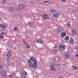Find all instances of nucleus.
<instances>
[{"label":"nucleus","mask_w":78,"mask_h":78,"mask_svg":"<svg viewBox=\"0 0 78 78\" xmlns=\"http://www.w3.org/2000/svg\"><path fill=\"white\" fill-rule=\"evenodd\" d=\"M30 59L32 61L34 62V64H33L30 60H28V62L29 66L30 67H31V68H33L34 69H36L38 66L37 60L34 57H30Z\"/></svg>","instance_id":"1"},{"label":"nucleus","mask_w":78,"mask_h":78,"mask_svg":"<svg viewBox=\"0 0 78 78\" xmlns=\"http://www.w3.org/2000/svg\"><path fill=\"white\" fill-rule=\"evenodd\" d=\"M50 65L51 67H53L54 68H56L60 66V64H56L53 62H51V63Z\"/></svg>","instance_id":"2"},{"label":"nucleus","mask_w":78,"mask_h":78,"mask_svg":"<svg viewBox=\"0 0 78 78\" xmlns=\"http://www.w3.org/2000/svg\"><path fill=\"white\" fill-rule=\"evenodd\" d=\"M59 48L61 50H64L66 49V47L64 46V45L62 44L60 45L59 46Z\"/></svg>","instance_id":"3"},{"label":"nucleus","mask_w":78,"mask_h":78,"mask_svg":"<svg viewBox=\"0 0 78 78\" xmlns=\"http://www.w3.org/2000/svg\"><path fill=\"white\" fill-rule=\"evenodd\" d=\"M1 73L2 75L4 77L6 76V72L5 71L2 70L1 71Z\"/></svg>","instance_id":"4"},{"label":"nucleus","mask_w":78,"mask_h":78,"mask_svg":"<svg viewBox=\"0 0 78 78\" xmlns=\"http://www.w3.org/2000/svg\"><path fill=\"white\" fill-rule=\"evenodd\" d=\"M57 31L58 33H61V31H62V27H59L57 29Z\"/></svg>","instance_id":"5"},{"label":"nucleus","mask_w":78,"mask_h":78,"mask_svg":"<svg viewBox=\"0 0 78 78\" xmlns=\"http://www.w3.org/2000/svg\"><path fill=\"white\" fill-rule=\"evenodd\" d=\"M18 7L20 9H24L25 8V5L22 4H20L19 5Z\"/></svg>","instance_id":"6"},{"label":"nucleus","mask_w":78,"mask_h":78,"mask_svg":"<svg viewBox=\"0 0 78 78\" xmlns=\"http://www.w3.org/2000/svg\"><path fill=\"white\" fill-rule=\"evenodd\" d=\"M21 75L23 76H27V73L24 71H23L21 73Z\"/></svg>","instance_id":"7"},{"label":"nucleus","mask_w":78,"mask_h":78,"mask_svg":"<svg viewBox=\"0 0 78 78\" xmlns=\"http://www.w3.org/2000/svg\"><path fill=\"white\" fill-rule=\"evenodd\" d=\"M36 42L37 43H40V44H42L44 42L43 40L40 39H37L36 41Z\"/></svg>","instance_id":"8"},{"label":"nucleus","mask_w":78,"mask_h":78,"mask_svg":"<svg viewBox=\"0 0 78 78\" xmlns=\"http://www.w3.org/2000/svg\"><path fill=\"white\" fill-rule=\"evenodd\" d=\"M43 18L44 19H48V16L47 15H44L42 16Z\"/></svg>","instance_id":"9"},{"label":"nucleus","mask_w":78,"mask_h":78,"mask_svg":"<svg viewBox=\"0 0 78 78\" xmlns=\"http://www.w3.org/2000/svg\"><path fill=\"white\" fill-rule=\"evenodd\" d=\"M71 32L72 33V34L73 35H76V30L74 29H72L71 30Z\"/></svg>","instance_id":"10"},{"label":"nucleus","mask_w":78,"mask_h":78,"mask_svg":"<svg viewBox=\"0 0 78 78\" xmlns=\"http://www.w3.org/2000/svg\"><path fill=\"white\" fill-rule=\"evenodd\" d=\"M64 56L66 58H69L70 56V54L69 53H66L64 55Z\"/></svg>","instance_id":"11"},{"label":"nucleus","mask_w":78,"mask_h":78,"mask_svg":"<svg viewBox=\"0 0 78 78\" xmlns=\"http://www.w3.org/2000/svg\"><path fill=\"white\" fill-rule=\"evenodd\" d=\"M8 9L9 11H10V12H13L14 11V8L12 7H9Z\"/></svg>","instance_id":"12"},{"label":"nucleus","mask_w":78,"mask_h":78,"mask_svg":"<svg viewBox=\"0 0 78 78\" xmlns=\"http://www.w3.org/2000/svg\"><path fill=\"white\" fill-rule=\"evenodd\" d=\"M53 16L55 17H58L59 16V14L58 13H56L53 14Z\"/></svg>","instance_id":"13"},{"label":"nucleus","mask_w":78,"mask_h":78,"mask_svg":"<svg viewBox=\"0 0 78 78\" xmlns=\"http://www.w3.org/2000/svg\"><path fill=\"white\" fill-rule=\"evenodd\" d=\"M11 54H12V53L11 51H8L7 54V56L11 57Z\"/></svg>","instance_id":"14"},{"label":"nucleus","mask_w":78,"mask_h":78,"mask_svg":"<svg viewBox=\"0 0 78 78\" xmlns=\"http://www.w3.org/2000/svg\"><path fill=\"white\" fill-rule=\"evenodd\" d=\"M0 27L1 28H6V25L4 24H1L0 25Z\"/></svg>","instance_id":"15"},{"label":"nucleus","mask_w":78,"mask_h":78,"mask_svg":"<svg viewBox=\"0 0 78 78\" xmlns=\"http://www.w3.org/2000/svg\"><path fill=\"white\" fill-rule=\"evenodd\" d=\"M66 35V33L65 32H63L62 33L61 36L62 37H64V36H65Z\"/></svg>","instance_id":"16"},{"label":"nucleus","mask_w":78,"mask_h":78,"mask_svg":"<svg viewBox=\"0 0 78 78\" xmlns=\"http://www.w3.org/2000/svg\"><path fill=\"white\" fill-rule=\"evenodd\" d=\"M65 41H69V36H66L65 37Z\"/></svg>","instance_id":"17"},{"label":"nucleus","mask_w":78,"mask_h":78,"mask_svg":"<svg viewBox=\"0 0 78 78\" xmlns=\"http://www.w3.org/2000/svg\"><path fill=\"white\" fill-rule=\"evenodd\" d=\"M72 67L74 70H76L78 69V67L76 66H72Z\"/></svg>","instance_id":"18"},{"label":"nucleus","mask_w":78,"mask_h":78,"mask_svg":"<svg viewBox=\"0 0 78 78\" xmlns=\"http://www.w3.org/2000/svg\"><path fill=\"white\" fill-rule=\"evenodd\" d=\"M51 12H52V13H53L54 12H56V11L55 10V9H51Z\"/></svg>","instance_id":"19"},{"label":"nucleus","mask_w":78,"mask_h":78,"mask_svg":"<svg viewBox=\"0 0 78 78\" xmlns=\"http://www.w3.org/2000/svg\"><path fill=\"white\" fill-rule=\"evenodd\" d=\"M69 42L71 44H72L73 42V39L71 38L70 40L69 41Z\"/></svg>","instance_id":"20"},{"label":"nucleus","mask_w":78,"mask_h":78,"mask_svg":"<svg viewBox=\"0 0 78 78\" xmlns=\"http://www.w3.org/2000/svg\"><path fill=\"white\" fill-rule=\"evenodd\" d=\"M10 58H11V57L7 56V58H6V60H7V61H9V59H10Z\"/></svg>","instance_id":"21"},{"label":"nucleus","mask_w":78,"mask_h":78,"mask_svg":"<svg viewBox=\"0 0 78 78\" xmlns=\"http://www.w3.org/2000/svg\"><path fill=\"white\" fill-rule=\"evenodd\" d=\"M51 70H52V71H55V70H56V69L51 68Z\"/></svg>","instance_id":"22"},{"label":"nucleus","mask_w":78,"mask_h":78,"mask_svg":"<svg viewBox=\"0 0 78 78\" xmlns=\"http://www.w3.org/2000/svg\"><path fill=\"white\" fill-rule=\"evenodd\" d=\"M56 59H57V58H56V57H55V58H54L53 61H54V62H55L56 61Z\"/></svg>","instance_id":"23"},{"label":"nucleus","mask_w":78,"mask_h":78,"mask_svg":"<svg viewBox=\"0 0 78 78\" xmlns=\"http://www.w3.org/2000/svg\"><path fill=\"white\" fill-rule=\"evenodd\" d=\"M26 45L27 48H30V46L27 44H26Z\"/></svg>","instance_id":"24"},{"label":"nucleus","mask_w":78,"mask_h":78,"mask_svg":"<svg viewBox=\"0 0 78 78\" xmlns=\"http://www.w3.org/2000/svg\"><path fill=\"white\" fill-rule=\"evenodd\" d=\"M3 38H4V37L3 36H2L0 35V38L1 39Z\"/></svg>","instance_id":"25"},{"label":"nucleus","mask_w":78,"mask_h":78,"mask_svg":"<svg viewBox=\"0 0 78 78\" xmlns=\"http://www.w3.org/2000/svg\"><path fill=\"white\" fill-rule=\"evenodd\" d=\"M6 2V0H3L2 1V2L3 3H5Z\"/></svg>","instance_id":"26"},{"label":"nucleus","mask_w":78,"mask_h":78,"mask_svg":"<svg viewBox=\"0 0 78 78\" xmlns=\"http://www.w3.org/2000/svg\"><path fill=\"white\" fill-rule=\"evenodd\" d=\"M3 66L2 65H0V69H3Z\"/></svg>","instance_id":"27"},{"label":"nucleus","mask_w":78,"mask_h":78,"mask_svg":"<svg viewBox=\"0 0 78 78\" xmlns=\"http://www.w3.org/2000/svg\"><path fill=\"white\" fill-rule=\"evenodd\" d=\"M28 24H29V25H32V22H28Z\"/></svg>","instance_id":"28"},{"label":"nucleus","mask_w":78,"mask_h":78,"mask_svg":"<svg viewBox=\"0 0 78 78\" xmlns=\"http://www.w3.org/2000/svg\"><path fill=\"white\" fill-rule=\"evenodd\" d=\"M14 31H17V28H14Z\"/></svg>","instance_id":"29"},{"label":"nucleus","mask_w":78,"mask_h":78,"mask_svg":"<svg viewBox=\"0 0 78 78\" xmlns=\"http://www.w3.org/2000/svg\"><path fill=\"white\" fill-rule=\"evenodd\" d=\"M54 53H57V50H54Z\"/></svg>","instance_id":"30"},{"label":"nucleus","mask_w":78,"mask_h":78,"mask_svg":"<svg viewBox=\"0 0 78 78\" xmlns=\"http://www.w3.org/2000/svg\"><path fill=\"white\" fill-rule=\"evenodd\" d=\"M67 25L68 27H70V24L67 23Z\"/></svg>","instance_id":"31"},{"label":"nucleus","mask_w":78,"mask_h":78,"mask_svg":"<svg viewBox=\"0 0 78 78\" xmlns=\"http://www.w3.org/2000/svg\"><path fill=\"white\" fill-rule=\"evenodd\" d=\"M23 42L24 43V44H27V43H26V42L24 40H23Z\"/></svg>","instance_id":"32"},{"label":"nucleus","mask_w":78,"mask_h":78,"mask_svg":"<svg viewBox=\"0 0 78 78\" xmlns=\"http://www.w3.org/2000/svg\"><path fill=\"white\" fill-rule=\"evenodd\" d=\"M9 78H12V76L11 75H9Z\"/></svg>","instance_id":"33"},{"label":"nucleus","mask_w":78,"mask_h":78,"mask_svg":"<svg viewBox=\"0 0 78 78\" xmlns=\"http://www.w3.org/2000/svg\"><path fill=\"white\" fill-rule=\"evenodd\" d=\"M1 34L2 35H4V34H5V33H1Z\"/></svg>","instance_id":"34"},{"label":"nucleus","mask_w":78,"mask_h":78,"mask_svg":"<svg viewBox=\"0 0 78 78\" xmlns=\"http://www.w3.org/2000/svg\"><path fill=\"white\" fill-rule=\"evenodd\" d=\"M12 75H13V76H14V75H16V73L14 74V73H12Z\"/></svg>","instance_id":"35"},{"label":"nucleus","mask_w":78,"mask_h":78,"mask_svg":"<svg viewBox=\"0 0 78 78\" xmlns=\"http://www.w3.org/2000/svg\"><path fill=\"white\" fill-rule=\"evenodd\" d=\"M62 2H65L66 0H61Z\"/></svg>","instance_id":"36"},{"label":"nucleus","mask_w":78,"mask_h":78,"mask_svg":"<svg viewBox=\"0 0 78 78\" xmlns=\"http://www.w3.org/2000/svg\"><path fill=\"white\" fill-rule=\"evenodd\" d=\"M56 58H57V59H60V58H57V57H56Z\"/></svg>","instance_id":"37"},{"label":"nucleus","mask_w":78,"mask_h":78,"mask_svg":"<svg viewBox=\"0 0 78 78\" xmlns=\"http://www.w3.org/2000/svg\"><path fill=\"white\" fill-rule=\"evenodd\" d=\"M7 64L8 65V66H9V63H7Z\"/></svg>","instance_id":"38"},{"label":"nucleus","mask_w":78,"mask_h":78,"mask_svg":"<svg viewBox=\"0 0 78 78\" xmlns=\"http://www.w3.org/2000/svg\"><path fill=\"white\" fill-rule=\"evenodd\" d=\"M63 65H64V66H66V63H65L64 64H63Z\"/></svg>","instance_id":"39"},{"label":"nucleus","mask_w":78,"mask_h":78,"mask_svg":"<svg viewBox=\"0 0 78 78\" xmlns=\"http://www.w3.org/2000/svg\"><path fill=\"white\" fill-rule=\"evenodd\" d=\"M59 78H62L61 77H59Z\"/></svg>","instance_id":"40"},{"label":"nucleus","mask_w":78,"mask_h":78,"mask_svg":"<svg viewBox=\"0 0 78 78\" xmlns=\"http://www.w3.org/2000/svg\"><path fill=\"white\" fill-rule=\"evenodd\" d=\"M54 48H56V46H54Z\"/></svg>","instance_id":"41"},{"label":"nucleus","mask_w":78,"mask_h":78,"mask_svg":"<svg viewBox=\"0 0 78 78\" xmlns=\"http://www.w3.org/2000/svg\"><path fill=\"white\" fill-rule=\"evenodd\" d=\"M59 70H60V68H59Z\"/></svg>","instance_id":"42"}]
</instances>
